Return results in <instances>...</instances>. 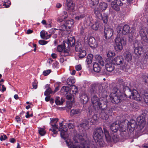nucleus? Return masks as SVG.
I'll return each mask as SVG.
<instances>
[{"label":"nucleus","instance_id":"4be33fe9","mask_svg":"<svg viewBox=\"0 0 148 148\" xmlns=\"http://www.w3.org/2000/svg\"><path fill=\"white\" fill-rule=\"evenodd\" d=\"M123 56L127 62L130 61L132 59V56L131 53L128 51H126L124 52Z\"/></svg>","mask_w":148,"mask_h":148},{"label":"nucleus","instance_id":"3c124183","mask_svg":"<svg viewBox=\"0 0 148 148\" xmlns=\"http://www.w3.org/2000/svg\"><path fill=\"white\" fill-rule=\"evenodd\" d=\"M121 64V68L123 70H125L126 69L127 64L123 62Z\"/></svg>","mask_w":148,"mask_h":148},{"label":"nucleus","instance_id":"cd10ccee","mask_svg":"<svg viewBox=\"0 0 148 148\" xmlns=\"http://www.w3.org/2000/svg\"><path fill=\"white\" fill-rule=\"evenodd\" d=\"M94 13L96 16L98 18L100 19L102 17V14L99 9L98 8H96L94 9Z\"/></svg>","mask_w":148,"mask_h":148},{"label":"nucleus","instance_id":"a878e982","mask_svg":"<svg viewBox=\"0 0 148 148\" xmlns=\"http://www.w3.org/2000/svg\"><path fill=\"white\" fill-rule=\"evenodd\" d=\"M71 89L70 90V93L73 95H75L77 92L78 89L76 86L74 85L71 86Z\"/></svg>","mask_w":148,"mask_h":148},{"label":"nucleus","instance_id":"c9c22d12","mask_svg":"<svg viewBox=\"0 0 148 148\" xmlns=\"http://www.w3.org/2000/svg\"><path fill=\"white\" fill-rule=\"evenodd\" d=\"M93 57V55L91 54H89L88 55L86 60V62L88 64H90L91 63Z\"/></svg>","mask_w":148,"mask_h":148},{"label":"nucleus","instance_id":"4c0bfd02","mask_svg":"<svg viewBox=\"0 0 148 148\" xmlns=\"http://www.w3.org/2000/svg\"><path fill=\"white\" fill-rule=\"evenodd\" d=\"M61 55L62 56H66L70 55V51L69 48L67 49H65L61 53Z\"/></svg>","mask_w":148,"mask_h":148},{"label":"nucleus","instance_id":"9d476101","mask_svg":"<svg viewBox=\"0 0 148 148\" xmlns=\"http://www.w3.org/2000/svg\"><path fill=\"white\" fill-rule=\"evenodd\" d=\"M123 5V3L120 0H116L115 2L111 3V6L114 10L116 11H119L120 10V7Z\"/></svg>","mask_w":148,"mask_h":148},{"label":"nucleus","instance_id":"f704fd0d","mask_svg":"<svg viewBox=\"0 0 148 148\" xmlns=\"http://www.w3.org/2000/svg\"><path fill=\"white\" fill-rule=\"evenodd\" d=\"M139 33L140 36L142 38H144V40H146L147 39L146 33L144 30L143 29H141Z\"/></svg>","mask_w":148,"mask_h":148},{"label":"nucleus","instance_id":"69168bd1","mask_svg":"<svg viewBox=\"0 0 148 148\" xmlns=\"http://www.w3.org/2000/svg\"><path fill=\"white\" fill-rule=\"evenodd\" d=\"M64 20V19L62 18V17L60 16L57 19V21L59 22H62Z\"/></svg>","mask_w":148,"mask_h":148},{"label":"nucleus","instance_id":"dca6fc26","mask_svg":"<svg viewBox=\"0 0 148 148\" xmlns=\"http://www.w3.org/2000/svg\"><path fill=\"white\" fill-rule=\"evenodd\" d=\"M81 102L83 103H86L88 101V97L85 92H82L79 96Z\"/></svg>","mask_w":148,"mask_h":148},{"label":"nucleus","instance_id":"20e7f679","mask_svg":"<svg viewBox=\"0 0 148 148\" xmlns=\"http://www.w3.org/2000/svg\"><path fill=\"white\" fill-rule=\"evenodd\" d=\"M103 132L101 127L97 128L95 130L93 134V138L97 145L101 147L103 146L104 142L103 139Z\"/></svg>","mask_w":148,"mask_h":148},{"label":"nucleus","instance_id":"f3484780","mask_svg":"<svg viewBox=\"0 0 148 148\" xmlns=\"http://www.w3.org/2000/svg\"><path fill=\"white\" fill-rule=\"evenodd\" d=\"M74 23V20L72 19H70L66 21L65 26L67 29H70L73 27Z\"/></svg>","mask_w":148,"mask_h":148},{"label":"nucleus","instance_id":"9b49d317","mask_svg":"<svg viewBox=\"0 0 148 148\" xmlns=\"http://www.w3.org/2000/svg\"><path fill=\"white\" fill-rule=\"evenodd\" d=\"M123 62V58L122 56L115 57L111 60V63L112 64L117 65H121Z\"/></svg>","mask_w":148,"mask_h":148},{"label":"nucleus","instance_id":"5701e85b","mask_svg":"<svg viewBox=\"0 0 148 148\" xmlns=\"http://www.w3.org/2000/svg\"><path fill=\"white\" fill-rule=\"evenodd\" d=\"M69 91V87L67 86H63L60 90L61 94L62 95H64L68 93Z\"/></svg>","mask_w":148,"mask_h":148},{"label":"nucleus","instance_id":"393cba45","mask_svg":"<svg viewBox=\"0 0 148 148\" xmlns=\"http://www.w3.org/2000/svg\"><path fill=\"white\" fill-rule=\"evenodd\" d=\"M75 50L76 51L79 52L83 50L82 45L80 42H77L76 43Z\"/></svg>","mask_w":148,"mask_h":148},{"label":"nucleus","instance_id":"c85d7f7f","mask_svg":"<svg viewBox=\"0 0 148 148\" xmlns=\"http://www.w3.org/2000/svg\"><path fill=\"white\" fill-rule=\"evenodd\" d=\"M94 71L97 73H98L100 70V68L99 64L97 63H95L93 65Z\"/></svg>","mask_w":148,"mask_h":148},{"label":"nucleus","instance_id":"864d4df0","mask_svg":"<svg viewBox=\"0 0 148 148\" xmlns=\"http://www.w3.org/2000/svg\"><path fill=\"white\" fill-rule=\"evenodd\" d=\"M74 95L73 94H71L70 93L68 94L66 96V98L67 99L71 100L73 99V97Z\"/></svg>","mask_w":148,"mask_h":148},{"label":"nucleus","instance_id":"39448f33","mask_svg":"<svg viewBox=\"0 0 148 148\" xmlns=\"http://www.w3.org/2000/svg\"><path fill=\"white\" fill-rule=\"evenodd\" d=\"M113 90L114 92L113 91L110 95V100L113 103H118L121 101V93L116 88H114Z\"/></svg>","mask_w":148,"mask_h":148},{"label":"nucleus","instance_id":"7c9ffc66","mask_svg":"<svg viewBox=\"0 0 148 148\" xmlns=\"http://www.w3.org/2000/svg\"><path fill=\"white\" fill-rule=\"evenodd\" d=\"M47 33V32L45 33L44 30L41 31L40 33V36L41 38L44 39H47L49 38L51 35H50L49 36H47L46 35Z\"/></svg>","mask_w":148,"mask_h":148},{"label":"nucleus","instance_id":"b1692460","mask_svg":"<svg viewBox=\"0 0 148 148\" xmlns=\"http://www.w3.org/2000/svg\"><path fill=\"white\" fill-rule=\"evenodd\" d=\"M55 102L58 105H62L63 103L64 102L65 100L62 98H60L58 97H56Z\"/></svg>","mask_w":148,"mask_h":148},{"label":"nucleus","instance_id":"2f4dec72","mask_svg":"<svg viewBox=\"0 0 148 148\" xmlns=\"http://www.w3.org/2000/svg\"><path fill=\"white\" fill-rule=\"evenodd\" d=\"M92 110H90L89 111V114H90V115L88 116L87 118L86 121L87 122H88V124L89 123H94V122L92 119L91 116H90L91 114H92Z\"/></svg>","mask_w":148,"mask_h":148},{"label":"nucleus","instance_id":"338daca9","mask_svg":"<svg viewBox=\"0 0 148 148\" xmlns=\"http://www.w3.org/2000/svg\"><path fill=\"white\" fill-rule=\"evenodd\" d=\"M148 59V52H147L145 53L144 56V59L147 60V59Z\"/></svg>","mask_w":148,"mask_h":148},{"label":"nucleus","instance_id":"e2e57ef3","mask_svg":"<svg viewBox=\"0 0 148 148\" xmlns=\"http://www.w3.org/2000/svg\"><path fill=\"white\" fill-rule=\"evenodd\" d=\"M51 72V70L50 69L47 70L43 71V74H49Z\"/></svg>","mask_w":148,"mask_h":148},{"label":"nucleus","instance_id":"ea45409f","mask_svg":"<svg viewBox=\"0 0 148 148\" xmlns=\"http://www.w3.org/2000/svg\"><path fill=\"white\" fill-rule=\"evenodd\" d=\"M79 52V56L80 58L84 57L86 55V52L85 50H83Z\"/></svg>","mask_w":148,"mask_h":148},{"label":"nucleus","instance_id":"1a4fd4ad","mask_svg":"<svg viewBox=\"0 0 148 148\" xmlns=\"http://www.w3.org/2000/svg\"><path fill=\"white\" fill-rule=\"evenodd\" d=\"M113 29L110 28L108 26H105L104 28V36L107 39L110 38L113 35Z\"/></svg>","mask_w":148,"mask_h":148},{"label":"nucleus","instance_id":"f8f14e48","mask_svg":"<svg viewBox=\"0 0 148 148\" xmlns=\"http://www.w3.org/2000/svg\"><path fill=\"white\" fill-rule=\"evenodd\" d=\"M60 127L59 131L60 132V135L62 138H64L66 136L65 135L66 134L67 131V128L65 125H63L62 123H60Z\"/></svg>","mask_w":148,"mask_h":148},{"label":"nucleus","instance_id":"8fccbe9b","mask_svg":"<svg viewBox=\"0 0 148 148\" xmlns=\"http://www.w3.org/2000/svg\"><path fill=\"white\" fill-rule=\"evenodd\" d=\"M64 20L66 19L68 16L67 13L66 12H63L60 16Z\"/></svg>","mask_w":148,"mask_h":148},{"label":"nucleus","instance_id":"49530a36","mask_svg":"<svg viewBox=\"0 0 148 148\" xmlns=\"http://www.w3.org/2000/svg\"><path fill=\"white\" fill-rule=\"evenodd\" d=\"M85 16V15L84 14H82L80 15H79L76 16L75 18V19L77 20H79L81 19L84 18V17Z\"/></svg>","mask_w":148,"mask_h":148},{"label":"nucleus","instance_id":"09e8293b","mask_svg":"<svg viewBox=\"0 0 148 148\" xmlns=\"http://www.w3.org/2000/svg\"><path fill=\"white\" fill-rule=\"evenodd\" d=\"M64 45H59L57 47V50L58 51L61 52L63 51V50L64 48Z\"/></svg>","mask_w":148,"mask_h":148},{"label":"nucleus","instance_id":"a211bd4d","mask_svg":"<svg viewBox=\"0 0 148 148\" xmlns=\"http://www.w3.org/2000/svg\"><path fill=\"white\" fill-rule=\"evenodd\" d=\"M88 44L92 48H95L97 46V43L95 38L92 37H90L89 39Z\"/></svg>","mask_w":148,"mask_h":148},{"label":"nucleus","instance_id":"052dcab7","mask_svg":"<svg viewBox=\"0 0 148 148\" xmlns=\"http://www.w3.org/2000/svg\"><path fill=\"white\" fill-rule=\"evenodd\" d=\"M143 78L145 82H148V76L145 75L143 76Z\"/></svg>","mask_w":148,"mask_h":148},{"label":"nucleus","instance_id":"603ef678","mask_svg":"<svg viewBox=\"0 0 148 148\" xmlns=\"http://www.w3.org/2000/svg\"><path fill=\"white\" fill-rule=\"evenodd\" d=\"M134 31H132V36H130V35H129V40L130 41H131L133 39V36H134L136 35V33H134Z\"/></svg>","mask_w":148,"mask_h":148},{"label":"nucleus","instance_id":"ddd939ff","mask_svg":"<svg viewBox=\"0 0 148 148\" xmlns=\"http://www.w3.org/2000/svg\"><path fill=\"white\" fill-rule=\"evenodd\" d=\"M136 46L135 45V46L134 52L137 55H140L144 50L143 47L140 43H138Z\"/></svg>","mask_w":148,"mask_h":148},{"label":"nucleus","instance_id":"aec40b11","mask_svg":"<svg viewBox=\"0 0 148 148\" xmlns=\"http://www.w3.org/2000/svg\"><path fill=\"white\" fill-rule=\"evenodd\" d=\"M66 5L69 11H73L74 9L75 5L73 3L72 0H66Z\"/></svg>","mask_w":148,"mask_h":148},{"label":"nucleus","instance_id":"e433bc0d","mask_svg":"<svg viewBox=\"0 0 148 148\" xmlns=\"http://www.w3.org/2000/svg\"><path fill=\"white\" fill-rule=\"evenodd\" d=\"M107 4L104 2H102L100 3L99 7L100 10L103 11L105 10L107 7Z\"/></svg>","mask_w":148,"mask_h":148},{"label":"nucleus","instance_id":"5fc2aeb1","mask_svg":"<svg viewBox=\"0 0 148 148\" xmlns=\"http://www.w3.org/2000/svg\"><path fill=\"white\" fill-rule=\"evenodd\" d=\"M38 43L40 45H44L47 44V42L44 40H40L38 41Z\"/></svg>","mask_w":148,"mask_h":148},{"label":"nucleus","instance_id":"79ce46f5","mask_svg":"<svg viewBox=\"0 0 148 148\" xmlns=\"http://www.w3.org/2000/svg\"><path fill=\"white\" fill-rule=\"evenodd\" d=\"M142 96L145 102L146 103H148V93L144 92Z\"/></svg>","mask_w":148,"mask_h":148},{"label":"nucleus","instance_id":"7ed1b4c3","mask_svg":"<svg viewBox=\"0 0 148 148\" xmlns=\"http://www.w3.org/2000/svg\"><path fill=\"white\" fill-rule=\"evenodd\" d=\"M119 84L121 85V87L123 88V90L125 91L126 90H127L131 92V95L129 96L130 99H133L137 101H140L141 97L138 93V92L135 89H133L132 91L126 85L125 83H124L122 79H120L119 81ZM128 96L127 97H128Z\"/></svg>","mask_w":148,"mask_h":148},{"label":"nucleus","instance_id":"a18cd8bd","mask_svg":"<svg viewBox=\"0 0 148 148\" xmlns=\"http://www.w3.org/2000/svg\"><path fill=\"white\" fill-rule=\"evenodd\" d=\"M51 121L50 123L51 125H53V124H56L58 121V119H50Z\"/></svg>","mask_w":148,"mask_h":148},{"label":"nucleus","instance_id":"13d9d810","mask_svg":"<svg viewBox=\"0 0 148 148\" xmlns=\"http://www.w3.org/2000/svg\"><path fill=\"white\" fill-rule=\"evenodd\" d=\"M68 127L69 129H73L74 127V126L73 124L69 123L68 124Z\"/></svg>","mask_w":148,"mask_h":148},{"label":"nucleus","instance_id":"423d86ee","mask_svg":"<svg viewBox=\"0 0 148 148\" xmlns=\"http://www.w3.org/2000/svg\"><path fill=\"white\" fill-rule=\"evenodd\" d=\"M107 106L106 104L104 103L102 108L99 109L101 110L100 117L101 119L104 120L108 119L109 118V115L112 112L111 110L108 108H106Z\"/></svg>","mask_w":148,"mask_h":148},{"label":"nucleus","instance_id":"0eeeda50","mask_svg":"<svg viewBox=\"0 0 148 148\" xmlns=\"http://www.w3.org/2000/svg\"><path fill=\"white\" fill-rule=\"evenodd\" d=\"M115 42L116 47L118 49L121 50L122 49L123 46L126 44V40L124 38L117 37L115 39Z\"/></svg>","mask_w":148,"mask_h":148},{"label":"nucleus","instance_id":"6ab92c4d","mask_svg":"<svg viewBox=\"0 0 148 148\" xmlns=\"http://www.w3.org/2000/svg\"><path fill=\"white\" fill-rule=\"evenodd\" d=\"M75 43V39L73 37H70L68 39L67 42L64 43V46L66 47V44L68 47L74 46Z\"/></svg>","mask_w":148,"mask_h":148},{"label":"nucleus","instance_id":"0e129e2a","mask_svg":"<svg viewBox=\"0 0 148 148\" xmlns=\"http://www.w3.org/2000/svg\"><path fill=\"white\" fill-rule=\"evenodd\" d=\"M32 86H33V88H34V89H36L37 88V84L36 82H34L32 84Z\"/></svg>","mask_w":148,"mask_h":148},{"label":"nucleus","instance_id":"de8ad7c7","mask_svg":"<svg viewBox=\"0 0 148 148\" xmlns=\"http://www.w3.org/2000/svg\"><path fill=\"white\" fill-rule=\"evenodd\" d=\"M51 93H52V92L51 88H49L45 92L44 95H48Z\"/></svg>","mask_w":148,"mask_h":148},{"label":"nucleus","instance_id":"6e6d98bb","mask_svg":"<svg viewBox=\"0 0 148 148\" xmlns=\"http://www.w3.org/2000/svg\"><path fill=\"white\" fill-rule=\"evenodd\" d=\"M91 3L94 6L95 5H97L99 3V0H91Z\"/></svg>","mask_w":148,"mask_h":148},{"label":"nucleus","instance_id":"c756f323","mask_svg":"<svg viewBox=\"0 0 148 148\" xmlns=\"http://www.w3.org/2000/svg\"><path fill=\"white\" fill-rule=\"evenodd\" d=\"M80 126L81 127L85 130H88L89 129V126L88 122L87 123L86 121L84 122L80 125Z\"/></svg>","mask_w":148,"mask_h":148},{"label":"nucleus","instance_id":"bf43d9fd","mask_svg":"<svg viewBox=\"0 0 148 148\" xmlns=\"http://www.w3.org/2000/svg\"><path fill=\"white\" fill-rule=\"evenodd\" d=\"M75 69L77 71H79L82 69V66L81 65L79 64L75 67Z\"/></svg>","mask_w":148,"mask_h":148},{"label":"nucleus","instance_id":"6e6552de","mask_svg":"<svg viewBox=\"0 0 148 148\" xmlns=\"http://www.w3.org/2000/svg\"><path fill=\"white\" fill-rule=\"evenodd\" d=\"M130 27L127 25H124L123 27L118 26L116 29L117 31L119 34L126 35L130 32Z\"/></svg>","mask_w":148,"mask_h":148},{"label":"nucleus","instance_id":"f03ea898","mask_svg":"<svg viewBox=\"0 0 148 148\" xmlns=\"http://www.w3.org/2000/svg\"><path fill=\"white\" fill-rule=\"evenodd\" d=\"M97 86L95 84H94L91 85L88 88L87 92L89 96L91 97V102L95 110H99L103 106L104 103L106 104L95 95V93H97Z\"/></svg>","mask_w":148,"mask_h":148},{"label":"nucleus","instance_id":"774afa93","mask_svg":"<svg viewBox=\"0 0 148 148\" xmlns=\"http://www.w3.org/2000/svg\"><path fill=\"white\" fill-rule=\"evenodd\" d=\"M33 32V31L30 29H28L26 33L27 34H29L32 33Z\"/></svg>","mask_w":148,"mask_h":148},{"label":"nucleus","instance_id":"2eb2a0df","mask_svg":"<svg viewBox=\"0 0 148 148\" xmlns=\"http://www.w3.org/2000/svg\"><path fill=\"white\" fill-rule=\"evenodd\" d=\"M136 122L137 124L143 127L145 125V119L142 116H139L137 118Z\"/></svg>","mask_w":148,"mask_h":148},{"label":"nucleus","instance_id":"bb28decb","mask_svg":"<svg viewBox=\"0 0 148 148\" xmlns=\"http://www.w3.org/2000/svg\"><path fill=\"white\" fill-rule=\"evenodd\" d=\"M67 83L69 85H72V84L75 83V80L73 77H70L67 80Z\"/></svg>","mask_w":148,"mask_h":148},{"label":"nucleus","instance_id":"4d7b16f0","mask_svg":"<svg viewBox=\"0 0 148 148\" xmlns=\"http://www.w3.org/2000/svg\"><path fill=\"white\" fill-rule=\"evenodd\" d=\"M7 138V137L5 135H4L3 136H1L0 138V140L1 141H3L5 140Z\"/></svg>","mask_w":148,"mask_h":148},{"label":"nucleus","instance_id":"37998d69","mask_svg":"<svg viewBox=\"0 0 148 148\" xmlns=\"http://www.w3.org/2000/svg\"><path fill=\"white\" fill-rule=\"evenodd\" d=\"M108 16L106 14H103V16H102V17L100 18V19H102L104 23H107L108 21Z\"/></svg>","mask_w":148,"mask_h":148},{"label":"nucleus","instance_id":"72a5a7b5","mask_svg":"<svg viewBox=\"0 0 148 148\" xmlns=\"http://www.w3.org/2000/svg\"><path fill=\"white\" fill-rule=\"evenodd\" d=\"M105 67L107 71L109 72L112 71L114 69V67L110 64H106L105 65Z\"/></svg>","mask_w":148,"mask_h":148},{"label":"nucleus","instance_id":"680f3d73","mask_svg":"<svg viewBox=\"0 0 148 148\" xmlns=\"http://www.w3.org/2000/svg\"><path fill=\"white\" fill-rule=\"evenodd\" d=\"M92 117V119L94 122L97 120L98 117L97 115L96 114H94L92 116H91Z\"/></svg>","mask_w":148,"mask_h":148},{"label":"nucleus","instance_id":"473e14b6","mask_svg":"<svg viewBox=\"0 0 148 148\" xmlns=\"http://www.w3.org/2000/svg\"><path fill=\"white\" fill-rule=\"evenodd\" d=\"M99 20H97L95 22V23L92 25V29L95 30L98 29L99 27Z\"/></svg>","mask_w":148,"mask_h":148},{"label":"nucleus","instance_id":"58836bf2","mask_svg":"<svg viewBox=\"0 0 148 148\" xmlns=\"http://www.w3.org/2000/svg\"><path fill=\"white\" fill-rule=\"evenodd\" d=\"M38 131L39 133L41 136H43L46 134V131L44 128H38Z\"/></svg>","mask_w":148,"mask_h":148},{"label":"nucleus","instance_id":"412c9836","mask_svg":"<svg viewBox=\"0 0 148 148\" xmlns=\"http://www.w3.org/2000/svg\"><path fill=\"white\" fill-rule=\"evenodd\" d=\"M82 112V110L79 109H74L71 110L70 114L71 116L74 115L78 116L80 115Z\"/></svg>","mask_w":148,"mask_h":148},{"label":"nucleus","instance_id":"4468645a","mask_svg":"<svg viewBox=\"0 0 148 148\" xmlns=\"http://www.w3.org/2000/svg\"><path fill=\"white\" fill-rule=\"evenodd\" d=\"M94 58V60L96 62L95 63H99L102 66L104 65V62L103 60V58L101 56L98 55H96Z\"/></svg>","mask_w":148,"mask_h":148},{"label":"nucleus","instance_id":"f257e3e1","mask_svg":"<svg viewBox=\"0 0 148 148\" xmlns=\"http://www.w3.org/2000/svg\"><path fill=\"white\" fill-rule=\"evenodd\" d=\"M120 123L119 121H116L112 123L111 125L110 128L112 132L110 133L108 131L106 127L103 128L105 138L107 143H116L119 140V138L116 132L119 128L120 131L125 132L126 130V127L124 125L123 127H120Z\"/></svg>","mask_w":148,"mask_h":148},{"label":"nucleus","instance_id":"c03bdc74","mask_svg":"<svg viewBox=\"0 0 148 148\" xmlns=\"http://www.w3.org/2000/svg\"><path fill=\"white\" fill-rule=\"evenodd\" d=\"M52 127V132L54 134H56L57 133L58 131L57 130L58 129V126L56 124H53L51 125Z\"/></svg>","mask_w":148,"mask_h":148},{"label":"nucleus","instance_id":"a19ab883","mask_svg":"<svg viewBox=\"0 0 148 148\" xmlns=\"http://www.w3.org/2000/svg\"><path fill=\"white\" fill-rule=\"evenodd\" d=\"M115 53L112 51H109L107 53V57L109 58H111L115 56Z\"/></svg>","mask_w":148,"mask_h":148}]
</instances>
